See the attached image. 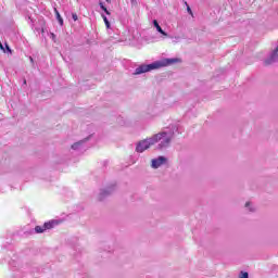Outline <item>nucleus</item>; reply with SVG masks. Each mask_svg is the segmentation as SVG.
<instances>
[{"label": "nucleus", "mask_w": 278, "mask_h": 278, "mask_svg": "<svg viewBox=\"0 0 278 278\" xmlns=\"http://www.w3.org/2000/svg\"><path fill=\"white\" fill-rule=\"evenodd\" d=\"M102 18L104 21L106 29H110V27H112V24L110 23V20H108V16H105V14H102Z\"/></svg>", "instance_id": "nucleus-12"}, {"label": "nucleus", "mask_w": 278, "mask_h": 278, "mask_svg": "<svg viewBox=\"0 0 278 278\" xmlns=\"http://www.w3.org/2000/svg\"><path fill=\"white\" fill-rule=\"evenodd\" d=\"M180 58H164L159 61H154L150 64H141L139 65L132 75H144V73H151V71H160V68H165V66H173V64H180Z\"/></svg>", "instance_id": "nucleus-1"}, {"label": "nucleus", "mask_w": 278, "mask_h": 278, "mask_svg": "<svg viewBox=\"0 0 278 278\" xmlns=\"http://www.w3.org/2000/svg\"><path fill=\"white\" fill-rule=\"evenodd\" d=\"M179 131V128L177 126H172V136H175Z\"/></svg>", "instance_id": "nucleus-17"}, {"label": "nucleus", "mask_w": 278, "mask_h": 278, "mask_svg": "<svg viewBox=\"0 0 278 278\" xmlns=\"http://www.w3.org/2000/svg\"><path fill=\"white\" fill-rule=\"evenodd\" d=\"M46 229L45 226H36L35 233H45Z\"/></svg>", "instance_id": "nucleus-13"}, {"label": "nucleus", "mask_w": 278, "mask_h": 278, "mask_svg": "<svg viewBox=\"0 0 278 278\" xmlns=\"http://www.w3.org/2000/svg\"><path fill=\"white\" fill-rule=\"evenodd\" d=\"M185 5L188 8V5H189L188 2H185Z\"/></svg>", "instance_id": "nucleus-26"}, {"label": "nucleus", "mask_w": 278, "mask_h": 278, "mask_svg": "<svg viewBox=\"0 0 278 278\" xmlns=\"http://www.w3.org/2000/svg\"><path fill=\"white\" fill-rule=\"evenodd\" d=\"M176 40H179V37H176Z\"/></svg>", "instance_id": "nucleus-27"}, {"label": "nucleus", "mask_w": 278, "mask_h": 278, "mask_svg": "<svg viewBox=\"0 0 278 278\" xmlns=\"http://www.w3.org/2000/svg\"><path fill=\"white\" fill-rule=\"evenodd\" d=\"M90 138H91V136H89V137L83 139V140H80V141L75 142L74 144H72V149H73L74 151H77V149H79V147H81V144H84V142H88V140H90Z\"/></svg>", "instance_id": "nucleus-8"}, {"label": "nucleus", "mask_w": 278, "mask_h": 278, "mask_svg": "<svg viewBox=\"0 0 278 278\" xmlns=\"http://www.w3.org/2000/svg\"><path fill=\"white\" fill-rule=\"evenodd\" d=\"M244 207H247L249 212H255V207H253V204L251 202H247Z\"/></svg>", "instance_id": "nucleus-14"}, {"label": "nucleus", "mask_w": 278, "mask_h": 278, "mask_svg": "<svg viewBox=\"0 0 278 278\" xmlns=\"http://www.w3.org/2000/svg\"><path fill=\"white\" fill-rule=\"evenodd\" d=\"M72 18H73V21H79L77 13H72Z\"/></svg>", "instance_id": "nucleus-19"}, {"label": "nucleus", "mask_w": 278, "mask_h": 278, "mask_svg": "<svg viewBox=\"0 0 278 278\" xmlns=\"http://www.w3.org/2000/svg\"><path fill=\"white\" fill-rule=\"evenodd\" d=\"M131 5H136L137 1L136 0H130Z\"/></svg>", "instance_id": "nucleus-21"}, {"label": "nucleus", "mask_w": 278, "mask_h": 278, "mask_svg": "<svg viewBox=\"0 0 278 278\" xmlns=\"http://www.w3.org/2000/svg\"><path fill=\"white\" fill-rule=\"evenodd\" d=\"M54 14L56 16V21L61 27L64 26V18H62V15L60 14V11L58 9H54Z\"/></svg>", "instance_id": "nucleus-10"}, {"label": "nucleus", "mask_w": 278, "mask_h": 278, "mask_svg": "<svg viewBox=\"0 0 278 278\" xmlns=\"http://www.w3.org/2000/svg\"><path fill=\"white\" fill-rule=\"evenodd\" d=\"M106 3H112V0H106Z\"/></svg>", "instance_id": "nucleus-25"}, {"label": "nucleus", "mask_w": 278, "mask_h": 278, "mask_svg": "<svg viewBox=\"0 0 278 278\" xmlns=\"http://www.w3.org/2000/svg\"><path fill=\"white\" fill-rule=\"evenodd\" d=\"M0 49H1V51H3L5 48L3 47V43H1V41H0Z\"/></svg>", "instance_id": "nucleus-22"}, {"label": "nucleus", "mask_w": 278, "mask_h": 278, "mask_svg": "<svg viewBox=\"0 0 278 278\" xmlns=\"http://www.w3.org/2000/svg\"><path fill=\"white\" fill-rule=\"evenodd\" d=\"M23 85H24V86H27V79L24 78Z\"/></svg>", "instance_id": "nucleus-24"}, {"label": "nucleus", "mask_w": 278, "mask_h": 278, "mask_svg": "<svg viewBox=\"0 0 278 278\" xmlns=\"http://www.w3.org/2000/svg\"><path fill=\"white\" fill-rule=\"evenodd\" d=\"M114 192H116V185L111 184L105 188L100 189L97 199L100 203H103V201H105L106 199H110V197H112Z\"/></svg>", "instance_id": "nucleus-2"}, {"label": "nucleus", "mask_w": 278, "mask_h": 278, "mask_svg": "<svg viewBox=\"0 0 278 278\" xmlns=\"http://www.w3.org/2000/svg\"><path fill=\"white\" fill-rule=\"evenodd\" d=\"M239 278H249V271H240Z\"/></svg>", "instance_id": "nucleus-15"}, {"label": "nucleus", "mask_w": 278, "mask_h": 278, "mask_svg": "<svg viewBox=\"0 0 278 278\" xmlns=\"http://www.w3.org/2000/svg\"><path fill=\"white\" fill-rule=\"evenodd\" d=\"M55 225H58V220L51 219V220L46 222V223L43 224V228H45L46 231H47V230H49V229H53V227H55Z\"/></svg>", "instance_id": "nucleus-9"}, {"label": "nucleus", "mask_w": 278, "mask_h": 278, "mask_svg": "<svg viewBox=\"0 0 278 278\" xmlns=\"http://www.w3.org/2000/svg\"><path fill=\"white\" fill-rule=\"evenodd\" d=\"M3 53H12V48L8 43H5V48L3 49Z\"/></svg>", "instance_id": "nucleus-16"}, {"label": "nucleus", "mask_w": 278, "mask_h": 278, "mask_svg": "<svg viewBox=\"0 0 278 278\" xmlns=\"http://www.w3.org/2000/svg\"><path fill=\"white\" fill-rule=\"evenodd\" d=\"M152 24L159 34L168 38V33H166L164 29H162V26H160V23L157 22V20H153Z\"/></svg>", "instance_id": "nucleus-7"}, {"label": "nucleus", "mask_w": 278, "mask_h": 278, "mask_svg": "<svg viewBox=\"0 0 278 278\" xmlns=\"http://www.w3.org/2000/svg\"><path fill=\"white\" fill-rule=\"evenodd\" d=\"M173 140V137H165L157 146L156 150L162 151L163 149H168L170 147V142Z\"/></svg>", "instance_id": "nucleus-6"}, {"label": "nucleus", "mask_w": 278, "mask_h": 278, "mask_svg": "<svg viewBox=\"0 0 278 278\" xmlns=\"http://www.w3.org/2000/svg\"><path fill=\"white\" fill-rule=\"evenodd\" d=\"M164 164H168V157L164 155L151 160V168L157 169L161 166H164Z\"/></svg>", "instance_id": "nucleus-4"}, {"label": "nucleus", "mask_w": 278, "mask_h": 278, "mask_svg": "<svg viewBox=\"0 0 278 278\" xmlns=\"http://www.w3.org/2000/svg\"><path fill=\"white\" fill-rule=\"evenodd\" d=\"M100 9L102 12H104L108 16H110L112 13L110 12V10H108V7H105V3L103 2H99Z\"/></svg>", "instance_id": "nucleus-11"}, {"label": "nucleus", "mask_w": 278, "mask_h": 278, "mask_svg": "<svg viewBox=\"0 0 278 278\" xmlns=\"http://www.w3.org/2000/svg\"><path fill=\"white\" fill-rule=\"evenodd\" d=\"M153 144L151 143V140L149 138L139 140L136 143V153H144V151H149Z\"/></svg>", "instance_id": "nucleus-3"}, {"label": "nucleus", "mask_w": 278, "mask_h": 278, "mask_svg": "<svg viewBox=\"0 0 278 278\" xmlns=\"http://www.w3.org/2000/svg\"><path fill=\"white\" fill-rule=\"evenodd\" d=\"M50 38H51V40H53V42H55V34L51 33Z\"/></svg>", "instance_id": "nucleus-20"}, {"label": "nucleus", "mask_w": 278, "mask_h": 278, "mask_svg": "<svg viewBox=\"0 0 278 278\" xmlns=\"http://www.w3.org/2000/svg\"><path fill=\"white\" fill-rule=\"evenodd\" d=\"M166 136H167V132L163 131V132L153 135L152 137L149 138V140L153 147V144H157V142H160V140H163V138H166Z\"/></svg>", "instance_id": "nucleus-5"}, {"label": "nucleus", "mask_w": 278, "mask_h": 278, "mask_svg": "<svg viewBox=\"0 0 278 278\" xmlns=\"http://www.w3.org/2000/svg\"><path fill=\"white\" fill-rule=\"evenodd\" d=\"M29 60H30V64H33L34 66V58L29 56Z\"/></svg>", "instance_id": "nucleus-23"}, {"label": "nucleus", "mask_w": 278, "mask_h": 278, "mask_svg": "<svg viewBox=\"0 0 278 278\" xmlns=\"http://www.w3.org/2000/svg\"><path fill=\"white\" fill-rule=\"evenodd\" d=\"M187 12L188 14H190V16H192V8H190V4H187Z\"/></svg>", "instance_id": "nucleus-18"}]
</instances>
